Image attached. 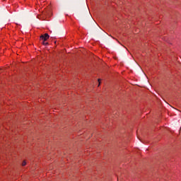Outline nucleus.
Returning a JSON list of instances; mask_svg holds the SVG:
<instances>
[{
    "label": "nucleus",
    "mask_w": 181,
    "mask_h": 181,
    "mask_svg": "<svg viewBox=\"0 0 181 181\" xmlns=\"http://www.w3.org/2000/svg\"><path fill=\"white\" fill-rule=\"evenodd\" d=\"M49 37H50V35H49L47 33L40 35V40L42 42V45H44V46H48L49 42H46V41L47 39H49Z\"/></svg>",
    "instance_id": "1"
},
{
    "label": "nucleus",
    "mask_w": 181,
    "mask_h": 181,
    "mask_svg": "<svg viewBox=\"0 0 181 181\" xmlns=\"http://www.w3.org/2000/svg\"><path fill=\"white\" fill-rule=\"evenodd\" d=\"M26 165V161H23L22 163V166H25Z\"/></svg>",
    "instance_id": "2"
},
{
    "label": "nucleus",
    "mask_w": 181,
    "mask_h": 181,
    "mask_svg": "<svg viewBox=\"0 0 181 181\" xmlns=\"http://www.w3.org/2000/svg\"><path fill=\"white\" fill-rule=\"evenodd\" d=\"M98 83H99L98 87H100V84H101V82L100 81V79H98Z\"/></svg>",
    "instance_id": "3"
},
{
    "label": "nucleus",
    "mask_w": 181,
    "mask_h": 181,
    "mask_svg": "<svg viewBox=\"0 0 181 181\" xmlns=\"http://www.w3.org/2000/svg\"><path fill=\"white\" fill-rule=\"evenodd\" d=\"M54 43H56V41H54Z\"/></svg>",
    "instance_id": "4"
}]
</instances>
